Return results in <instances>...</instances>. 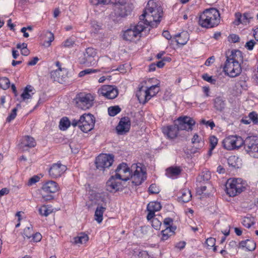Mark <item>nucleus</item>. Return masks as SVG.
<instances>
[{
    "mask_svg": "<svg viewBox=\"0 0 258 258\" xmlns=\"http://www.w3.org/2000/svg\"><path fill=\"white\" fill-rule=\"evenodd\" d=\"M58 184L52 180L45 182L42 187L43 191L49 193H54L58 191Z\"/></svg>",
    "mask_w": 258,
    "mask_h": 258,
    "instance_id": "obj_23",
    "label": "nucleus"
},
{
    "mask_svg": "<svg viewBox=\"0 0 258 258\" xmlns=\"http://www.w3.org/2000/svg\"><path fill=\"white\" fill-rule=\"evenodd\" d=\"M222 232L224 235L221 238V239L220 240V243H224L226 240V237L229 235V233H230L229 227H228L227 229H226L224 231H222Z\"/></svg>",
    "mask_w": 258,
    "mask_h": 258,
    "instance_id": "obj_55",
    "label": "nucleus"
},
{
    "mask_svg": "<svg viewBox=\"0 0 258 258\" xmlns=\"http://www.w3.org/2000/svg\"><path fill=\"white\" fill-rule=\"evenodd\" d=\"M67 70L63 68H59L51 72V77L55 81L62 83L66 77Z\"/></svg>",
    "mask_w": 258,
    "mask_h": 258,
    "instance_id": "obj_21",
    "label": "nucleus"
},
{
    "mask_svg": "<svg viewBox=\"0 0 258 258\" xmlns=\"http://www.w3.org/2000/svg\"><path fill=\"white\" fill-rule=\"evenodd\" d=\"M17 111V109L16 108H13L10 114L8 116L7 121L10 122L12 120H13L16 116Z\"/></svg>",
    "mask_w": 258,
    "mask_h": 258,
    "instance_id": "obj_50",
    "label": "nucleus"
},
{
    "mask_svg": "<svg viewBox=\"0 0 258 258\" xmlns=\"http://www.w3.org/2000/svg\"><path fill=\"white\" fill-rule=\"evenodd\" d=\"M180 130L174 122L173 125L165 126L162 128L163 134L167 136L169 139H173L175 138L178 134V132Z\"/></svg>",
    "mask_w": 258,
    "mask_h": 258,
    "instance_id": "obj_20",
    "label": "nucleus"
},
{
    "mask_svg": "<svg viewBox=\"0 0 258 258\" xmlns=\"http://www.w3.org/2000/svg\"><path fill=\"white\" fill-rule=\"evenodd\" d=\"M120 111L121 109L118 106H112L108 108V114L111 116H114L116 115Z\"/></svg>",
    "mask_w": 258,
    "mask_h": 258,
    "instance_id": "obj_41",
    "label": "nucleus"
},
{
    "mask_svg": "<svg viewBox=\"0 0 258 258\" xmlns=\"http://www.w3.org/2000/svg\"><path fill=\"white\" fill-rule=\"evenodd\" d=\"M242 223L244 226L249 228L251 225L255 223L254 219L253 217H244Z\"/></svg>",
    "mask_w": 258,
    "mask_h": 258,
    "instance_id": "obj_39",
    "label": "nucleus"
},
{
    "mask_svg": "<svg viewBox=\"0 0 258 258\" xmlns=\"http://www.w3.org/2000/svg\"><path fill=\"white\" fill-rule=\"evenodd\" d=\"M91 3L94 5L105 4L110 3L109 0H91Z\"/></svg>",
    "mask_w": 258,
    "mask_h": 258,
    "instance_id": "obj_53",
    "label": "nucleus"
},
{
    "mask_svg": "<svg viewBox=\"0 0 258 258\" xmlns=\"http://www.w3.org/2000/svg\"><path fill=\"white\" fill-rule=\"evenodd\" d=\"M106 208L102 206L98 207L95 212V219L98 223H100L103 220V214Z\"/></svg>",
    "mask_w": 258,
    "mask_h": 258,
    "instance_id": "obj_31",
    "label": "nucleus"
},
{
    "mask_svg": "<svg viewBox=\"0 0 258 258\" xmlns=\"http://www.w3.org/2000/svg\"><path fill=\"white\" fill-rule=\"evenodd\" d=\"M34 89L32 86L27 85L21 95L22 100L25 101L27 99L31 98L32 95L34 94Z\"/></svg>",
    "mask_w": 258,
    "mask_h": 258,
    "instance_id": "obj_25",
    "label": "nucleus"
},
{
    "mask_svg": "<svg viewBox=\"0 0 258 258\" xmlns=\"http://www.w3.org/2000/svg\"><path fill=\"white\" fill-rule=\"evenodd\" d=\"M47 35H48V45H50L51 42H52L54 40V35L50 32H48Z\"/></svg>",
    "mask_w": 258,
    "mask_h": 258,
    "instance_id": "obj_64",
    "label": "nucleus"
},
{
    "mask_svg": "<svg viewBox=\"0 0 258 258\" xmlns=\"http://www.w3.org/2000/svg\"><path fill=\"white\" fill-rule=\"evenodd\" d=\"M174 230L169 228V227L166 228L164 230H162V237L161 240L165 241L173 234Z\"/></svg>",
    "mask_w": 258,
    "mask_h": 258,
    "instance_id": "obj_37",
    "label": "nucleus"
},
{
    "mask_svg": "<svg viewBox=\"0 0 258 258\" xmlns=\"http://www.w3.org/2000/svg\"><path fill=\"white\" fill-rule=\"evenodd\" d=\"M215 241H216L215 238H213V237H210V238H208L206 240V244L209 246L213 247L215 244Z\"/></svg>",
    "mask_w": 258,
    "mask_h": 258,
    "instance_id": "obj_58",
    "label": "nucleus"
},
{
    "mask_svg": "<svg viewBox=\"0 0 258 258\" xmlns=\"http://www.w3.org/2000/svg\"><path fill=\"white\" fill-rule=\"evenodd\" d=\"M132 6L129 4L115 5L114 8L115 15L117 17H125L130 14Z\"/></svg>",
    "mask_w": 258,
    "mask_h": 258,
    "instance_id": "obj_15",
    "label": "nucleus"
},
{
    "mask_svg": "<svg viewBox=\"0 0 258 258\" xmlns=\"http://www.w3.org/2000/svg\"><path fill=\"white\" fill-rule=\"evenodd\" d=\"M181 196L178 197L179 201L182 203H187L191 198L190 191L188 189H183L180 191Z\"/></svg>",
    "mask_w": 258,
    "mask_h": 258,
    "instance_id": "obj_26",
    "label": "nucleus"
},
{
    "mask_svg": "<svg viewBox=\"0 0 258 258\" xmlns=\"http://www.w3.org/2000/svg\"><path fill=\"white\" fill-rule=\"evenodd\" d=\"M214 108L219 111H222L225 107V100L221 97H217L214 99Z\"/></svg>",
    "mask_w": 258,
    "mask_h": 258,
    "instance_id": "obj_28",
    "label": "nucleus"
},
{
    "mask_svg": "<svg viewBox=\"0 0 258 258\" xmlns=\"http://www.w3.org/2000/svg\"><path fill=\"white\" fill-rule=\"evenodd\" d=\"M119 180L115 176H112L107 181L106 188L109 192H113L121 188V185Z\"/></svg>",
    "mask_w": 258,
    "mask_h": 258,
    "instance_id": "obj_19",
    "label": "nucleus"
},
{
    "mask_svg": "<svg viewBox=\"0 0 258 258\" xmlns=\"http://www.w3.org/2000/svg\"><path fill=\"white\" fill-rule=\"evenodd\" d=\"M245 185L241 178H230L226 183V192L229 196L234 197L245 189Z\"/></svg>",
    "mask_w": 258,
    "mask_h": 258,
    "instance_id": "obj_6",
    "label": "nucleus"
},
{
    "mask_svg": "<svg viewBox=\"0 0 258 258\" xmlns=\"http://www.w3.org/2000/svg\"><path fill=\"white\" fill-rule=\"evenodd\" d=\"M191 143L193 144L191 149V153H196L197 152L198 150L201 149L204 145V142L197 134H195L194 135L191 140Z\"/></svg>",
    "mask_w": 258,
    "mask_h": 258,
    "instance_id": "obj_22",
    "label": "nucleus"
},
{
    "mask_svg": "<svg viewBox=\"0 0 258 258\" xmlns=\"http://www.w3.org/2000/svg\"><path fill=\"white\" fill-rule=\"evenodd\" d=\"M96 54L97 52L93 48H86L85 51L79 57L80 63L88 67L94 65L96 62L95 59Z\"/></svg>",
    "mask_w": 258,
    "mask_h": 258,
    "instance_id": "obj_10",
    "label": "nucleus"
},
{
    "mask_svg": "<svg viewBox=\"0 0 258 258\" xmlns=\"http://www.w3.org/2000/svg\"><path fill=\"white\" fill-rule=\"evenodd\" d=\"M113 156L111 155L100 154L96 159V168L100 170H104L111 166L113 162Z\"/></svg>",
    "mask_w": 258,
    "mask_h": 258,
    "instance_id": "obj_11",
    "label": "nucleus"
},
{
    "mask_svg": "<svg viewBox=\"0 0 258 258\" xmlns=\"http://www.w3.org/2000/svg\"><path fill=\"white\" fill-rule=\"evenodd\" d=\"M99 72V70L96 69H87L80 72L79 74V76L80 77H83L86 75L89 74L91 73H94Z\"/></svg>",
    "mask_w": 258,
    "mask_h": 258,
    "instance_id": "obj_43",
    "label": "nucleus"
},
{
    "mask_svg": "<svg viewBox=\"0 0 258 258\" xmlns=\"http://www.w3.org/2000/svg\"><path fill=\"white\" fill-rule=\"evenodd\" d=\"M239 247H246L249 251H252L255 249L256 244L254 241L247 239L245 241H241L239 243Z\"/></svg>",
    "mask_w": 258,
    "mask_h": 258,
    "instance_id": "obj_27",
    "label": "nucleus"
},
{
    "mask_svg": "<svg viewBox=\"0 0 258 258\" xmlns=\"http://www.w3.org/2000/svg\"><path fill=\"white\" fill-rule=\"evenodd\" d=\"M74 44L75 41L74 40L71 39H68L63 42V45L64 47H70L73 46Z\"/></svg>",
    "mask_w": 258,
    "mask_h": 258,
    "instance_id": "obj_57",
    "label": "nucleus"
},
{
    "mask_svg": "<svg viewBox=\"0 0 258 258\" xmlns=\"http://www.w3.org/2000/svg\"><path fill=\"white\" fill-rule=\"evenodd\" d=\"M146 89L149 94V96L150 99L152 97L156 95V94L159 91V84L153 85Z\"/></svg>",
    "mask_w": 258,
    "mask_h": 258,
    "instance_id": "obj_35",
    "label": "nucleus"
},
{
    "mask_svg": "<svg viewBox=\"0 0 258 258\" xmlns=\"http://www.w3.org/2000/svg\"><path fill=\"white\" fill-rule=\"evenodd\" d=\"M39 60V58L38 57L36 56L33 57L31 60L29 61L27 63L28 66H34L35 65L38 61Z\"/></svg>",
    "mask_w": 258,
    "mask_h": 258,
    "instance_id": "obj_61",
    "label": "nucleus"
},
{
    "mask_svg": "<svg viewBox=\"0 0 258 258\" xmlns=\"http://www.w3.org/2000/svg\"><path fill=\"white\" fill-rule=\"evenodd\" d=\"M148 214L147 216V218L148 220H153L155 216V212L154 211H152V210H148Z\"/></svg>",
    "mask_w": 258,
    "mask_h": 258,
    "instance_id": "obj_62",
    "label": "nucleus"
},
{
    "mask_svg": "<svg viewBox=\"0 0 258 258\" xmlns=\"http://www.w3.org/2000/svg\"><path fill=\"white\" fill-rule=\"evenodd\" d=\"M200 178L203 181H206L209 180L211 178V174L209 171H206L202 172V174L200 175Z\"/></svg>",
    "mask_w": 258,
    "mask_h": 258,
    "instance_id": "obj_49",
    "label": "nucleus"
},
{
    "mask_svg": "<svg viewBox=\"0 0 258 258\" xmlns=\"http://www.w3.org/2000/svg\"><path fill=\"white\" fill-rule=\"evenodd\" d=\"M248 117L249 119L252 121L253 123L256 124L258 123V115L254 111H252L249 113Z\"/></svg>",
    "mask_w": 258,
    "mask_h": 258,
    "instance_id": "obj_46",
    "label": "nucleus"
},
{
    "mask_svg": "<svg viewBox=\"0 0 258 258\" xmlns=\"http://www.w3.org/2000/svg\"><path fill=\"white\" fill-rule=\"evenodd\" d=\"M93 100L94 98L91 94H81L76 98V104L79 108L86 110L93 105Z\"/></svg>",
    "mask_w": 258,
    "mask_h": 258,
    "instance_id": "obj_12",
    "label": "nucleus"
},
{
    "mask_svg": "<svg viewBox=\"0 0 258 258\" xmlns=\"http://www.w3.org/2000/svg\"><path fill=\"white\" fill-rule=\"evenodd\" d=\"M71 124H72V122L70 121L68 118L64 117L60 119L59 126L61 130L65 131L70 126Z\"/></svg>",
    "mask_w": 258,
    "mask_h": 258,
    "instance_id": "obj_34",
    "label": "nucleus"
},
{
    "mask_svg": "<svg viewBox=\"0 0 258 258\" xmlns=\"http://www.w3.org/2000/svg\"><path fill=\"white\" fill-rule=\"evenodd\" d=\"M229 41L233 43H236L239 41V37L236 34L230 35L229 37Z\"/></svg>",
    "mask_w": 258,
    "mask_h": 258,
    "instance_id": "obj_56",
    "label": "nucleus"
},
{
    "mask_svg": "<svg viewBox=\"0 0 258 258\" xmlns=\"http://www.w3.org/2000/svg\"><path fill=\"white\" fill-rule=\"evenodd\" d=\"M110 2L115 5H121L126 4V0H109Z\"/></svg>",
    "mask_w": 258,
    "mask_h": 258,
    "instance_id": "obj_63",
    "label": "nucleus"
},
{
    "mask_svg": "<svg viewBox=\"0 0 258 258\" xmlns=\"http://www.w3.org/2000/svg\"><path fill=\"white\" fill-rule=\"evenodd\" d=\"M162 223L157 218H153L152 220V225L155 229H160Z\"/></svg>",
    "mask_w": 258,
    "mask_h": 258,
    "instance_id": "obj_47",
    "label": "nucleus"
},
{
    "mask_svg": "<svg viewBox=\"0 0 258 258\" xmlns=\"http://www.w3.org/2000/svg\"><path fill=\"white\" fill-rule=\"evenodd\" d=\"M220 22L219 11L215 8L205 10L200 16L199 24L203 28H211L217 26Z\"/></svg>",
    "mask_w": 258,
    "mask_h": 258,
    "instance_id": "obj_4",
    "label": "nucleus"
},
{
    "mask_svg": "<svg viewBox=\"0 0 258 258\" xmlns=\"http://www.w3.org/2000/svg\"><path fill=\"white\" fill-rule=\"evenodd\" d=\"M210 152L211 151L215 148L218 143V139L215 136H211L210 138Z\"/></svg>",
    "mask_w": 258,
    "mask_h": 258,
    "instance_id": "obj_45",
    "label": "nucleus"
},
{
    "mask_svg": "<svg viewBox=\"0 0 258 258\" xmlns=\"http://www.w3.org/2000/svg\"><path fill=\"white\" fill-rule=\"evenodd\" d=\"M130 127L131 121L130 118L124 117L120 119L116 130L118 134L123 135L129 131Z\"/></svg>",
    "mask_w": 258,
    "mask_h": 258,
    "instance_id": "obj_17",
    "label": "nucleus"
},
{
    "mask_svg": "<svg viewBox=\"0 0 258 258\" xmlns=\"http://www.w3.org/2000/svg\"><path fill=\"white\" fill-rule=\"evenodd\" d=\"M39 214L42 216H47L52 212V209L51 207L44 205L39 209Z\"/></svg>",
    "mask_w": 258,
    "mask_h": 258,
    "instance_id": "obj_38",
    "label": "nucleus"
},
{
    "mask_svg": "<svg viewBox=\"0 0 258 258\" xmlns=\"http://www.w3.org/2000/svg\"><path fill=\"white\" fill-rule=\"evenodd\" d=\"M31 237L32 238V239L34 241L38 242L40 241L42 238V236L39 233H36L35 234L33 233Z\"/></svg>",
    "mask_w": 258,
    "mask_h": 258,
    "instance_id": "obj_59",
    "label": "nucleus"
},
{
    "mask_svg": "<svg viewBox=\"0 0 258 258\" xmlns=\"http://www.w3.org/2000/svg\"><path fill=\"white\" fill-rule=\"evenodd\" d=\"M242 138L237 136H230L223 141V147L227 150H232L241 147L244 143Z\"/></svg>",
    "mask_w": 258,
    "mask_h": 258,
    "instance_id": "obj_9",
    "label": "nucleus"
},
{
    "mask_svg": "<svg viewBox=\"0 0 258 258\" xmlns=\"http://www.w3.org/2000/svg\"><path fill=\"white\" fill-rule=\"evenodd\" d=\"M161 208V205L159 202H151L147 206V210H152V211H159Z\"/></svg>",
    "mask_w": 258,
    "mask_h": 258,
    "instance_id": "obj_36",
    "label": "nucleus"
},
{
    "mask_svg": "<svg viewBox=\"0 0 258 258\" xmlns=\"http://www.w3.org/2000/svg\"><path fill=\"white\" fill-rule=\"evenodd\" d=\"M10 82L6 77L0 78V88L6 90L9 88Z\"/></svg>",
    "mask_w": 258,
    "mask_h": 258,
    "instance_id": "obj_40",
    "label": "nucleus"
},
{
    "mask_svg": "<svg viewBox=\"0 0 258 258\" xmlns=\"http://www.w3.org/2000/svg\"><path fill=\"white\" fill-rule=\"evenodd\" d=\"M172 223H173V220L171 218H165L163 221V225L165 228L169 227V228H171V229L175 230L176 228L172 227L171 226V224Z\"/></svg>",
    "mask_w": 258,
    "mask_h": 258,
    "instance_id": "obj_44",
    "label": "nucleus"
},
{
    "mask_svg": "<svg viewBox=\"0 0 258 258\" xmlns=\"http://www.w3.org/2000/svg\"><path fill=\"white\" fill-rule=\"evenodd\" d=\"M202 78L205 81H206L212 84H216V80L213 79L212 76H210L207 74H204L202 76Z\"/></svg>",
    "mask_w": 258,
    "mask_h": 258,
    "instance_id": "obj_48",
    "label": "nucleus"
},
{
    "mask_svg": "<svg viewBox=\"0 0 258 258\" xmlns=\"http://www.w3.org/2000/svg\"><path fill=\"white\" fill-rule=\"evenodd\" d=\"M67 170V167L60 163H54L52 165L49 170V174L53 178H56Z\"/></svg>",
    "mask_w": 258,
    "mask_h": 258,
    "instance_id": "obj_16",
    "label": "nucleus"
},
{
    "mask_svg": "<svg viewBox=\"0 0 258 258\" xmlns=\"http://www.w3.org/2000/svg\"><path fill=\"white\" fill-rule=\"evenodd\" d=\"M40 179V177L37 175H35L31 178H30L28 182V185H32L37 182H38Z\"/></svg>",
    "mask_w": 258,
    "mask_h": 258,
    "instance_id": "obj_51",
    "label": "nucleus"
},
{
    "mask_svg": "<svg viewBox=\"0 0 258 258\" xmlns=\"http://www.w3.org/2000/svg\"><path fill=\"white\" fill-rule=\"evenodd\" d=\"M175 38V41L179 44L184 45L188 41V34L186 32H182L177 35Z\"/></svg>",
    "mask_w": 258,
    "mask_h": 258,
    "instance_id": "obj_30",
    "label": "nucleus"
},
{
    "mask_svg": "<svg viewBox=\"0 0 258 258\" xmlns=\"http://www.w3.org/2000/svg\"><path fill=\"white\" fill-rule=\"evenodd\" d=\"M149 191L151 194H158L159 192V190L157 187V186L155 184H152L149 188Z\"/></svg>",
    "mask_w": 258,
    "mask_h": 258,
    "instance_id": "obj_52",
    "label": "nucleus"
},
{
    "mask_svg": "<svg viewBox=\"0 0 258 258\" xmlns=\"http://www.w3.org/2000/svg\"><path fill=\"white\" fill-rule=\"evenodd\" d=\"M243 62L242 52L238 50L229 51L226 54V60L223 67L225 74L230 77H235L240 75L242 69L241 63Z\"/></svg>",
    "mask_w": 258,
    "mask_h": 258,
    "instance_id": "obj_2",
    "label": "nucleus"
},
{
    "mask_svg": "<svg viewBox=\"0 0 258 258\" xmlns=\"http://www.w3.org/2000/svg\"><path fill=\"white\" fill-rule=\"evenodd\" d=\"M181 173V169L178 167H171L166 170V175L170 178L176 177Z\"/></svg>",
    "mask_w": 258,
    "mask_h": 258,
    "instance_id": "obj_29",
    "label": "nucleus"
},
{
    "mask_svg": "<svg viewBox=\"0 0 258 258\" xmlns=\"http://www.w3.org/2000/svg\"><path fill=\"white\" fill-rule=\"evenodd\" d=\"M245 151L250 156L258 158V138L255 136L247 137L244 141Z\"/></svg>",
    "mask_w": 258,
    "mask_h": 258,
    "instance_id": "obj_8",
    "label": "nucleus"
},
{
    "mask_svg": "<svg viewBox=\"0 0 258 258\" xmlns=\"http://www.w3.org/2000/svg\"><path fill=\"white\" fill-rule=\"evenodd\" d=\"M255 44V41L253 40H250L247 42L245 45V47L248 50H252L253 48L254 44Z\"/></svg>",
    "mask_w": 258,
    "mask_h": 258,
    "instance_id": "obj_54",
    "label": "nucleus"
},
{
    "mask_svg": "<svg viewBox=\"0 0 258 258\" xmlns=\"http://www.w3.org/2000/svg\"><path fill=\"white\" fill-rule=\"evenodd\" d=\"M175 122L180 130L186 131H191L196 123L193 118L187 116L178 117Z\"/></svg>",
    "mask_w": 258,
    "mask_h": 258,
    "instance_id": "obj_14",
    "label": "nucleus"
},
{
    "mask_svg": "<svg viewBox=\"0 0 258 258\" xmlns=\"http://www.w3.org/2000/svg\"><path fill=\"white\" fill-rule=\"evenodd\" d=\"M95 122V117L93 115L89 113L84 114L80 116L79 120H72V125L73 126H78L82 132L87 133L94 128Z\"/></svg>",
    "mask_w": 258,
    "mask_h": 258,
    "instance_id": "obj_5",
    "label": "nucleus"
},
{
    "mask_svg": "<svg viewBox=\"0 0 258 258\" xmlns=\"http://www.w3.org/2000/svg\"><path fill=\"white\" fill-rule=\"evenodd\" d=\"M32 226L30 225L29 226L27 227L24 230L23 235L24 238H30L33 234Z\"/></svg>",
    "mask_w": 258,
    "mask_h": 258,
    "instance_id": "obj_42",
    "label": "nucleus"
},
{
    "mask_svg": "<svg viewBox=\"0 0 258 258\" xmlns=\"http://www.w3.org/2000/svg\"><path fill=\"white\" fill-rule=\"evenodd\" d=\"M215 58L214 56L209 57L205 61V64L206 66H210L211 64L213 63L215 61Z\"/></svg>",
    "mask_w": 258,
    "mask_h": 258,
    "instance_id": "obj_60",
    "label": "nucleus"
},
{
    "mask_svg": "<svg viewBox=\"0 0 258 258\" xmlns=\"http://www.w3.org/2000/svg\"><path fill=\"white\" fill-rule=\"evenodd\" d=\"M22 144L24 146L32 148L36 145V142L33 138L27 136L23 139Z\"/></svg>",
    "mask_w": 258,
    "mask_h": 258,
    "instance_id": "obj_32",
    "label": "nucleus"
},
{
    "mask_svg": "<svg viewBox=\"0 0 258 258\" xmlns=\"http://www.w3.org/2000/svg\"><path fill=\"white\" fill-rule=\"evenodd\" d=\"M144 22L140 21L137 25H131L130 28L124 32L123 39L127 41H134L141 37L142 32L146 31L147 28L144 25Z\"/></svg>",
    "mask_w": 258,
    "mask_h": 258,
    "instance_id": "obj_7",
    "label": "nucleus"
},
{
    "mask_svg": "<svg viewBox=\"0 0 258 258\" xmlns=\"http://www.w3.org/2000/svg\"><path fill=\"white\" fill-rule=\"evenodd\" d=\"M89 239V237L87 234L81 233L79 236L74 238V243L75 244H83L86 243Z\"/></svg>",
    "mask_w": 258,
    "mask_h": 258,
    "instance_id": "obj_33",
    "label": "nucleus"
},
{
    "mask_svg": "<svg viewBox=\"0 0 258 258\" xmlns=\"http://www.w3.org/2000/svg\"><path fill=\"white\" fill-rule=\"evenodd\" d=\"M235 16L237 21L235 24L237 25L240 23L246 25L253 19V15L250 12L244 13L242 15L240 13H236Z\"/></svg>",
    "mask_w": 258,
    "mask_h": 258,
    "instance_id": "obj_18",
    "label": "nucleus"
},
{
    "mask_svg": "<svg viewBox=\"0 0 258 258\" xmlns=\"http://www.w3.org/2000/svg\"><path fill=\"white\" fill-rule=\"evenodd\" d=\"M98 93L107 99H113L117 96L118 90L115 86L103 85L98 90Z\"/></svg>",
    "mask_w": 258,
    "mask_h": 258,
    "instance_id": "obj_13",
    "label": "nucleus"
},
{
    "mask_svg": "<svg viewBox=\"0 0 258 258\" xmlns=\"http://www.w3.org/2000/svg\"><path fill=\"white\" fill-rule=\"evenodd\" d=\"M136 96L140 103L145 104L150 100L147 89L144 88L143 86L139 88L138 90L136 92Z\"/></svg>",
    "mask_w": 258,
    "mask_h": 258,
    "instance_id": "obj_24",
    "label": "nucleus"
},
{
    "mask_svg": "<svg viewBox=\"0 0 258 258\" xmlns=\"http://www.w3.org/2000/svg\"><path fill=\"white\" fill-rule=\"evenodd\" d=\"M140 165L133 164L130 169L126 163H122L116 168L115 176L116 178L123 181H127L131 177L134 184L140 185L145 179V172Z\"/></svg>",
    "mask_w": 258,
    "mask_h": 258,
    "instance_id": "obj_1",
    "label": "nucleus"
},
{
    "mask_svg": "<svg viewBox=\"0 0 258 258\" xmlns=\"http://www.w3.org/2000/svg\"><path fill=\"white\" fill-rule=\"evenodd\" d=\"M162 16V8L153 0H150L144 13L140 16V20L144 22L143 24L147 28L149 26L154 27L160 22Z\"/></svg>",
    "mask_w": 258,
    "mask_h": 258,
    "instance_id": "obj_3",
    "label": "nucleus"
}]
</instances>
